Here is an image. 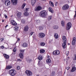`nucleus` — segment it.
Wrapping results in <instances>:
<instances>
[{"mask_svg": "<svg viewBox=\"0 0 76 76\" xmlns=\"http://www.w3.org/2000/svg\"><path fill=\"white\" fill-rule=\"evenodd\" d=\"M54 37L56 39H57L58 37V34L57 33H55L54 34Z\"/></svg>", "mask_w": 76, "mask_h": 76, "instance_id": "nucleus-21", "label": "nucleus"}, {"mask_svg": "<svg viewBox=\"0 0 76 76\" xmlns=\"http://www.w3.org/2000/svg\"><path fill=\"white\" fill-rule=\"evenodd\" d=\"M27 45H28L26 43H23V45H22V46L23 47H27Z\"/></svg>", "mask_w": 76, "mask_h": 76, "instance_id": "nucleus-25", "label": "nucleus"}, {"mask_svg": "<svg viewBox=\"0 0 76 76\" xmlns=\"http://www.w3.org/2000/svg\"><path fill=\"white\" fill-rule=\"evenodd\" d=\"M1 48L3 49L4 48V46H2L1 47Z\"/></svg>", "mask_w": 76, "mask_h": 76, "instance_id": "nucleus-52", "label": "nucleus"}, {"mask_svg": "<svg viewBox=\"0 0 76 76\" xmlns=\"http://www.w3.org/2000/svg\"><path fill=\"white\" fill-rule=\"evenodd\" d=\"M36 0H31V4L32 6H34L35 5V4L36 3Z\"/></svg>", "mask_w": 76, "mask_h": 76, "instance_id": "nucleus-15", "label": "nucleus"}, {"mask_svg": "<svg viewBox=\"0 0 76 76\" xmlns=\"http://www.w3.org/2000/svg\"><path fill=\"white\" fill-rule=\"evenodd\" d=\"M28 29H29V27L28 25L24 27L23 30L24 32H27L28 31Z\"/></svg>", "mask_w": 76, "mask_h": 76, "instance_id": "nucleus-12", "label": "nucleus"}, {"mask_svg": "<svg viewBox=\"0 0 76 76\" xmlns=\"http://www.w3.org/2000/svg\"><path fill=\"white\" fill-rule=\"evenodd\" d=\"M69 58H70V57H68V58H67L66 60H69Z\"/></svg>", "mask_w": 76, "mask_h": 76, "instance_id": "nucleus-53", "label": "nucleus"}, {"mask_svg": "<svg viewBox=\"0 0 76 76\" xmlns=\"http://www.w3.org/2000/svg\"><path fill=\"white\" fill-rule=\"evenodd\" d=\"M39 35L40 38H44L45 37V34L43 33H41L39 34Z\"/></svg>", "mask_w": 76, "mask_h": 76, "instance_id": "nucleus-13", "label": "nucleus"}, {"mask_svg": "<svg viewBox=\"0 0 76 76\" xmlns=\"http://www.w3.org/2000/svg\"><path fill=\"white\" fill-rule=\"evenodd\" d=\"M27 61L28 63H31V62L32 61V60L31 59H28V60H27Z\"/></svg>", "mask_w": 76, "mask_h": 76, "instance_id": "nucleus-36", "label": "nucleus"}, {"mask_svg": "<svg viewBox=\"0 0 76 76\" xmlns=\"http://www.w3.org/2000/svg\"><path fill=\"white\" fill-rule=\"evenodd\" d=\"M68 45H70V43H68Z\"/></svg>", "mask_w": 76, "mask_h": 76, "instance_id": "nucleus-59", "label": "nucleus"}, {"mask_svg": "<svg viewBox=\"0 0 76 76\" xmlns=\"http://www.w3.org/2000/svg\"><path fill=\"white\" fill-rule=\"evenodd\" d=\"M26 5V4H23L21 8L22 9H24V7H25V6Z\"/></svg>", "mask_w": 76, "mask_h": 76, "instance_id": "nucleus-32", "label": "nucleus"}, {"mask_svg": "<svg viewBox=\"0 0 76 76\" xmlns=\"http://www.w3.org/2000/svg\"><path fill=\"white\" fill-rule=\"evenodd\" d=\"M16 68L17 70H19L20 69V67L19 66H18Z\"/></svg>", "mask_w": 76, "mask_h": 76, "instance_id": "nucleus-38", "label": "nucleus"}, {"mask_svg": "<svg viewBox=\"0 0 76 76\" xmlns=\"http://www.w3.org/2000/svg\"><path fill=\"white\" fill-rule=\"evenodd\" d=\"M19 56L20 58H23V53H20Z\"/></svg>", "mask_w": 76, "mask_h": 76, "instance_id": "nucleus-19", "label": "nucleus"}, {"mask_svg": "<svg viewBox=\"0 0 76 76\" xmlns=\"http://www.w3.org/2000/svg\"><path fill=\"white\" fill-rule=\"evenodd\" d=\"M50 6H53V7H54V4H53V2H51V3L50 4Z\"/></svg>", "mask_w": 76, "mask_h": 76, "instance_id": "nucleus-40", "label": "nucleus"}, {"mask_svg": "<svg viewBox=\"0 0 76 76\" xmlns=\"http://www.w3.org/2000/svg\"><path fill=\"white\" fill-rule=\"evenodd\" d=\"M43 29H44V28H43V27H42V26H40L39 28V29L40 31L42 30Z\"/></svg>", "mask_w": 76, "mask_h": 76, "instance_id": "nucleus-34", "label": "nucleus"}, {"mask_svg": "<svg viewBox=\"0 0 76 76\" xmlns=\"http://www.w3.org/2000/svg\"><path fill=\"white\" fill-rule=\"evenodd\" d=\"M4 16H5L6 19H7V16L6 15H4Z\"/></svg>", "mask_w": 76, "mask_h": 76, "instance_id": "nucleus-44", "label": "nucleus"}, {"mask_svg": "<svg viewBox=\"0 0 76 76\" xmlns=\"http://www.w3.org/2000/svg\"><path fill=\"white\" fill-rule=\"evenodd\" d=\"M17 1L18 0H11V3L13 5H16L18 3Z\"/></svg>", "mask_w": 76, "mask_h": 76, "instance_id": "nucleus-9", "label": "nucleus"}, {"mask_svg": "<svg viewBox=\"0 0 76 76\" xmlns=\"http://www.w3.org/2000/svg\"><path fill=\"white\" fill-rule=\"evenodd\" d=\"M4 57H5V58L6 59H8L9 58V55H8L6 54H5L4 56Z\"/></svg>", "mask_w": 76, "mask_h": 76, "instance_id": "nucleus-23", "label": "nucleus"}, {"mask_svg": "<svg viewBox=\"0 0 76 76\" xmlns=\"http://www.w3.org/2000/svg\"><path fill=\"white\" fill-rule=\"evenodd\" d=\"M12 66L11 65H9V66H6L5 69H7V70H9L10 69H12Z\"/></svg>", "mask_w": 76, "mask_h": 76, "instance_id": "nucleus-16", "label": "nucleus"}, {"mask_svg": "<svg viewBox=\"0 0 76 76\" xmlns=\"http://www.w3.org/2000/svg\"><path fill=\"white\" fill-rule=\"evenodd\" d=\"M61 24L62 26H64V21H61Z\"/></svg>", "mask_w": 76, "mask_h": 76, "instance_id": "nucleus-28", "label": "nucleus"}, {"mask_svg": "<svg viewBox=\"0 0 76 76\" xmlns=\"http://www.w3.org/2000/svg\"><path fill=\"white\" fill-rule=\"evenodd\" d=\"M11 23L12 25H13V26H16L17 25V23L14 20H11Z\"/></svg>", "mask_w": 76, "mask_h": 76, "instance_id": "nucleus-10", "label": "nucleus"}, {"mask_svg": "<svg viewBox=\"0 0 76 76\" xmlns=\"http://www.w3.org/2000/svg\"><path fill=\"white\" fill-rule=\"evenodd\" d=\"M75 15H74V18H73V20H75V19H76V11H75Z\"/></svg>", "mask_w": 76, "mask_h": 76, "instance_id": "nucleus-37", "label": "nucleus"}, {"mask_svg": "<svg viewBox=\"0 0 76 76\" xmlns=\"http://www.w3.org/2000/svg\"><path fill=\"white\" fill-rule=\"evenodd\" d=\"M42 9V7L40 6H38L35 9V11L38 12V11H39L41 10Z\"/></svg>", "mask_w": 76, "mask_h": 76, "instance_id": "nucleus-11", "label": "nucleus"}, {"mask_svg": "<svg viewBox=\"0 0 76 76\" xmlns=\"http://www.w3.org/2000/svg\"><path fill=\"white\" fill-rule=\"evenodd\" d=\"M37 65H38V66H39V65H40V62H39V61L38 62Z\"/></svg>", "mask_w": 76, "mask_h": 76, "instance_id": "nucleus-47", "label": "nucleus"}, {"mask_svg": "<svg viewBox=\"0 0 76 76\" xmlns=\"http://www.w3.org/2000/svg\"><path fill=\"white\" fill-rule=\"evenodd\" d=\"M37 76H39V75H37Z\"/></svg>", "mask_w": 76, "mask_h": 76, "instance_id": "nucleus-62", "label": "nucleus"}, {"mask_svg": "<svg viewBox=\"0 0 76 76\" xmlns=\"http://www.w3.org/2000/svg\"><path fill=\"white\" fill-rule=\"evenodd\" d=\"M52 73H54V72H52Z\"/></svg>", "mask_w": 76, "mask_h": 76, "instance_id": "nucleus-63", "label": "nucleus"}, {"mask_svg": "<svg viewBox=\"0 0 76 76\" xmlns=\"http://www.w3.org/2000/svg\"><path fill=\"white\" fill-rule=\"evenodd\" d=\"M52 2L51 1H50L49 2V4H50L51 3H52Z\"/></svg>", "mask_w": 76, "mask_h": 76, "instance_id": "nucleus-54", "label": "nucleus"}, {"mask_svg": "<svg viewBox=\"0 0 76 76\" xmlns=\"http://www.w3.org/2000/svg\"><path fill=\"white\" fill-rule=\"evenodd\" d=\"M69 5L67 4H66L64 5L62 8L63 10H67V9H69Z\"/></svg>", "mask_w": 76, "mask_h": 76, "instance_id": "nucleus-7", "label": "nucleus"}, {"mask_svg": "<svg viewBox=\"0 0 76 76\" xmlns=\"http://www.w3.org/2000/svg\"><path fill=\"white\" fill-rule=\"evenodd\" d=\"M53 28L55 29H56L58 28V26H53Z\"/></svg>", "mask_w": 76, "mask_h": 76, "instance_id": "nucleus-27", "label": "nucleus"}, {"mask_svg": "<svg viewBox=\"0 0 76 76\" xmlns=\"http://www.w3.org/2000/svg\"><path fill=\"white\" fill-rule=\"evenodd\" d=\"M70 69V67H68L66 68L67 70H69Z\"/></svg>", "mask_w": 76, "mask_h": 76, "instance_id": "nucleus-50", "label": "nucleus"}, {"mask_svg": "<svg viewBox=\"0 0 76 76\" xmlns=\"http://www.w3.org/2000/svg\"><path fill=\"white\" fill-rule=\"evenodd\" d=\"M7 26H8V25H7L5 26V28H7Z\"/></svg>", "mask_w": 76, "mask_h": 76, "instance_id": "nucleus-56", "label": "nucleus"}, {"mask_svg": "<svg viewBox=\"0 0 76 76\" xmlns=\"http://www.w3.org/2000/svg\"><path fill=\"white\" fill-rule=\"evenodd\" d=\"M38 58L39 60H42V56L41 55H39Z\"/></svg>", "mask_w": 76, "mask_h": 76, "instance_id": "nucleus-20", "label": "nucleus"}, {"mask_svg": "<svg viewBox=\"0 0 76 76\" xmlns=\"http://www.w3.org/2000/svg\"><path fill=\"white\" fill-rule=\"evenodd\" d=\"M1 41H3V40H4V39H1Z\"/></svg>", "mask_w": 76, "mask_h": 76, "instance_id": "nucleus-51", "label": "nucleus"}, {"mask_svg": "<svg viewBox=\"0 0 76 76\" xmlns=\"http://www.w3.org/2000/svg\"><path fill=\"white\" fill-rule=\"evenodd\" d=\"M20 40V39H17L18 41H19Z\"/></svg>", "mask_w": 76, "mask_h": 76, "instance_id": "nucleus-58", "label": "nucleus"}, {"mask_svg": "<svg viewBox=\"0 0 76 76\" xmlns=\"http://www.w3.org/2000/svg\"><path fill=\"white\" fill-rule=\"evenodd\" d=\"M5 6H7L10 4V1L9 0H6L5 2Z\"/></svg>", "mask_w": 76, "mask_h": 76, "instance_id": "nucleus-8", "label": "nucleus"}, {"mask_svg": "<svg viewBox=\"0 0 76 76\" xmlns=\"http://www.w3.org/2000/svg\"><path fill=\"white\" fill-rule=\"evenodd\" d=\"M55 5L56 6H57L58 5V3L57 2H56L55 4Z\"/></svg>", "mask_w": 76, "mask_h": 76, "instance_id": "nucleus-45", "label": "nucleus"}, {"mask_svg": "<svg viewBox=\"0 0 76 76\" xmlns=\"http://www.w3.org/2000/svg\"><path fill=\"white\" fill-rule=\"evenodd\" d=\"M26 11V12H27V11H28V8H26L25 9Z\"/></svg>", "mask_w": 76, "mask_h": 76, "instance_id": "nucleus-49", "label": "nucleus"}, {"mask_svg": "<svg viewBox=\"0 0 76 76\" xmlns=\"http://www.w3.org/2000/svg\"><path fill=\"white\" fill-rule=\"evenodd\" d=\"M46 61L48 63H51V60L49 59H47Z\"/></svg>", "mask_w": 76, "mask_h": 76, "instance_id": "nucleus-29", "label": "nucleus"}, {"mask_svg": "<svg viewBox=\"0 0 76 76\" xmlns=\"http://www.w3.org/2000/svg\"><path fill=\"white\" fill-rule=\"evenodd\" d=\"M21 22L23 23H25V21L24 20H21Z\"/></svg>", "mask_w": 76, "mask_h": 76, "instance_id": "nucleus-46", "label": "nucleus"}, {"mask_svg": "<svg viewBox=\"0 0 76 76\" xmlns=\"http://www.w3.org/2000/svg\"><path fill=\"white\" fill-rule=\"evenodd\" d=\"M39 15L40 16L45 17L48 15V13L47 11L45 10H42L40 12Z\"/></svg>", "mask_w": 76, "mask_h": 76, "instance_id": "nucleus-2", "label": "nucleus"}, {"mask_svg": "<svg viewBox=\"0 0 76 76\" xmlns=\"http://www.w3.org/2000/svg\"><path fill=\"white\" fill-rule=\"evenodd\" d=\"M62 40L63 42L62 44V47L64 49H65L66 48V44H67V43H66L67 39L65 36H63L62 37Z\"/></svg>", "mask_w": 76, "mask_h": 76, "instance_id": "nucleus-1", "label": "nucleus"}, {"mask_svg": "<svg viewBox=\"0 0 76 76\" xmlns=\"http://www.w3.org/2000/svg\"><path fill=\"white\" fill-rule=\"evenodd\" d=\"M45 0H41L42 1H45Z\"/></svg>", "mask_w": 76, "mask_h": 76, "instance_id": "nucleus-61", "label": "nucleus"}, {"mask_svg": "<svg viewBox=\"0 0 76 76\" xmlns=\"http://www.w3.org/2000/svg\"><path fill=\"white\" fill-rule=\"evenodd\" d=\"M34 33V32H31L30 33V34H31V36H32V35H33V34Z\"/></svg>", "mask_w": 76, "mask_h": 76, "instance_id": "nucleus-43", "label": "nucleus"}, {"mask_svg": "<svg viewBox=\"0 0 76 76\" xmlns=\"http://www.w3.org/2000/svg\"><path fill=\"white\" fill-rule=\"evenodd\" d=\"M40 45L42 47H44V45H45V43L44 42H42L40 43Z\"/></svg>", "mask_w": 76, "mask_h": 76, "instance_id": "nucleus-24", "label": "nucleus"}, {"mask_svg": "<svg viewBox=\"0 0 76 76\" xmlns=\"http://www.w3.org/2000/svg\"><path fill=\"white\" fill-rule=\"evenodd\" d=\"M48 10L49 12H50L51 13H53V9H52V8L49 7V8Z\"/></svg>", "mask_w": 76, "mask_h": 76, "instance_id": "nucleus-22", "label": "nucleus"}, {"mask_svg": "<svg viewBox=\"0 0 76 76\" xmlns=\"http://www.w3.org/2000/svg\"><path fill=\"white\" fill-rule=\"evenodd\" d=\"M20 53H23L25 51L24 50H20Z\"/></svg>", "mask_w": 76, "mask_h": 76, "instance_id": "nucleus-42", "label": "nucleus"}, {"mask_svg": "<svg viewBox=\"0 0 76 76\" xmlns=\"http://www.w3.org/2000/svg\"><path fill=\"white\" fill-rule=\"evenodd\" d=\"M75 70H76V67L75 66H73L71 70V72H74Z\"/></svg>", "mask_w": 76, "mask_h": 76, "instance_id": "nucleus-18", "label": "nucleus"}, {"mask_svg": "<svg viewBox=\"0 0 76 76\" xmlns=\"http://www.w3.org/2000/svg\"><path fill=\"white\" fill-rule=\"evenodd\" d=\"M48 58H50V56H48Z\"/></svg>", "mask_w": 76, "mask_h": 76, "instance_id": "nucleus-55", "label": "nucleus"}, {"mask_svg": "<svg viewBox=\"0 0 76 76\" xmlns=\"http://www.w3.org/2000/svg\"><path fill=\"white\" fill-rule=\"evenodd\" d=\"M76 38L75 37H74L72 41V44L73 45H75V44H76Z\"/></svg>", "mask_w": 76, "mask_h": 76, "instance_id": "nucleus-14", "label": "nucleus"}, {"mask_svg": "<svg viewBox=\"0 0 76 76\" xmlns=\"http://www.w3.org/2000/svg\"><path fill=\"white\" fill-rule=\"evenodd\" d=\"M69 51H66V56H68V55H69Z\"/></svg>", "mask_w": 76, "mask_h": 76, "instance_id": "nucleus-39", "label": "nucleus"}, {"mask_svg": "<svg viewBox=\"0 0 76 76\" xmlns=\"http://www.w3.org/2000/svg\"><path fill=\"white\" fill-rule=\"evenodd\" d=\"M37 22L38 23H40V21H39V20H38L37 21Z\"/></svg>", "mask_w": 76, "mask_h": 76, "instance_id": "nucleus-48", "label": "nucleus"}, {"mask_svg": "<svg viewBox=\"0 0 76 76\" xmlns=\"http://www.w3.org/2000/svg\"><path fill=\"white\" fill-rule=\"evenodd\" d=\"M60 53V51L58 50H55L53 53V55L54 56H58V55H59Z\"/></svg>", "mask_w": 76, "mask_h": 76, "instance_id": "nucleus-5", "label": "nucleus"}, {"mask_svg": "<svg viewBox=\"0 0 76 76\" xmlns=\"http://www.w3.org/2000/svg\"><path fill=\"white\" fill-rule=\"evenodd\" d=\"M45 76H47V75H45Z\"/></svg>", "mask_w": 76, "mask_h": 76, "instance_id": "nucleus-64", "label": "nucleus"}, {"mask_svg": "<svg viewBox=\"0 0 76 76\" xmlns=\"http://www.w3.org/2000/svg\"><path fill=\"white\" fill-rule=\"evenodd\" d=\"M24 15L25 16H28L29 15V13L28 12H26L24 13Z\"/></svg>", "mask_w": 76, "mask_h": 76, "instance_id": "nucleus-31", "label": "nucleus"}, {"mask_svg": "<svg viewBox=\"0 0 76 76\" xmlns=\"http://www.w3.org/2000/svg\"><path fill=\"white\" fill-rule=\"evenodd\" d=\"M10 74L11 76H15L16 74V71L15 69H12L9 71Z\"/></svg>", "mask_w": 76, "mask_h": 76, "instance_id": "nucleus-3", "label": "nucleus"}, {"mask_svg": "<svg viewBox=\"0 0 76 76\" xmlns=\"http://www.w3.org/2000/svg\"><path fill=\"white\" fill-rule=\"evenodd\" d=\"M14 29L15 31H18L19 29V27L16 26L14 28Z\"/></svg>", "mask_w": 76, "mask_h": 76, "instance_id": "nucleus-30", "label": "nucleus"}, {"mask_svg": "<svg viewBox=\"0 0 76 76\" xmlns=\"http://www.w3.org/2000/svg\"><path fill=\"white\" fill-rule=\"evenodd\" d=\"M25 73L28 76H32V72L31 71L26 70L25 72Z\"/></svg>", "mask_w": 76, "mask_h": 76, "instance_id": "nucleus-6", "label": "nucleus"}, {"mask_svg": "<svg viewBox=\"0 0 76 76\" xmlns=\"http://www.w3.org/2000/svg\"><path fill=\"white\" fill-rule=\"evenodd\" d=\"M4 20H2V22H4Z\"/></svg>", "mask_w": 76, "mask_h": 76, "instance_id": "nucleus-57", "label": "nucleus"}, {"mask_svg": "<svg viewBox=\"0 0 76 76\" xmlns=\"http://www.w3.org/2000/svg\"><path fill=\"white\" fill-rule=\"evenodd\" d=\"M44 52H45V50L44 49H40V53L41 54L44 53Z\"/></svg>", "mask_w": 76, "mask_h": 76, "instance_id": "nucleus-26", "label": "nucleus"}, {"mask_svg": "<svg viewBox=\"0 0 76 76\" xmlns=\"http://www.w3.org/2000/svg\"><path fill=\"white\" fill-rule=\"evenodd\" d=\"M72 27V23L70 22L66 24V30L68 31L69 30L70 28Z\"/></svg>", "mask_w": 76, "mask_h": 76, "instance_id": "nucleus-4", "label": "nucleus"}, {"mask_svg": "<svg viewBox=\"0 0 76 76\" xmlns=\"http://www.w3.org/2000/svg\"><path fill=\"white\" fill-rule=\"evenodd\" d=\"M13 51L14 52H16V48H15L13 50Z\"/></svg>", "mask_w": 76, "mask_h": 76, "instance_id": "nucleus-41", "label": "nucleus"}, {"mask_svg": "<svg viewBox=\"0 0 76 76\" xmlns=\"http://www.w3.org/2000/svg\"><path fill=\"white\" fill-rule=\"evenodd\" d=\"M52 19V16H49L48 18V20H50Z\"/></svg>", "mask_w": 76, "mask_h": 76, "instance_id": "nucleus-33", "label": "nucleus"}, {"mask_svg": "<svg viewBox=\"0 0 76 76\" xmlns=\"http://www.w3.org/2000/svg\"><path fill=\"white\" fill-rule=\"evenodd\" d=\"M18 60H19V61H21V60L20 59H19Z\"/></svg>", "mask_w": 76, "mask_h": 76, "instance_id": "nucleus-60", "label": "nucleus"}, {"mask_svg": "<svg viewBox=\"0 0 76 76\" xmlns=\"http://www.w3.org/2000/svg\"><path fill=\"white\" fill-rule=\"evenodd\" d=\"M21 15H22L21 12H19L17 13V15L18 18H20L21 16Z\"/></svg>", "mask_w": 76, "mask_h": 76, "instance_id": "nucleus-17", "label": "nucleus"}, {"mask_svg": "<svg viewBox=\"0 0 76 76\" xmlns=\"http://www.w3.org/2000/svg\"><path fill=\"white\" fill-rule=\"evenodd\" d=\"M73 60H76V55L75 54L74 56L73 57Z\"/></svg>", "mask_w": 76, "mask_h": 76, "instance_id": "nucleus-35", "label": "nucleus"}]
</instances>
